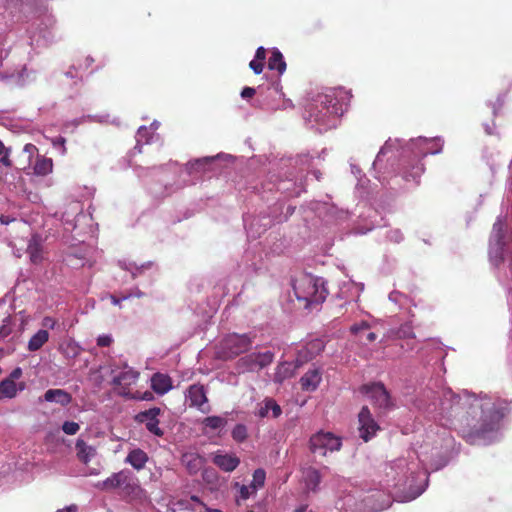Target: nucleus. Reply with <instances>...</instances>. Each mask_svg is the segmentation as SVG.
I'll return each mask as SVG.
<instances>
[{"label": "nucleus", "instance_id": "obj_1", "mask_svg": "<svg viewBox=\"0 0 512 512\" xmlns=\"http://www.w3.org/2000/svg\"><path fill=\"white\" fill-rule=\"evenodd\" d=\"M451 407L455 416L460 417V433L469 444H476L498 429L500 422L510 414L507 400L491 402L488 397L453 396Z\"/></svg>", "mask_w": 512, "mask_h": 512}, {"label": "nucleus", "instance_id": "obj_2", "mask_svg": "<svg viewBox=\"0 0 512 512\" xmlns=\"http://www.w3.org/2000/svg\"><path fill=\"white\" fill-rule=\"evenodd\" d=\"M342 91L319 95L314 108H310V117L319 124L334 126V120L343 115L347 109Z\"/></svg>", "mask_w": 512, "mask_h": 512}, {"label": "nucleus", "instance_id": "obj_3", "mask_svg": "<svg viewBox=\"0 0 512 512\" xmlns=\"http://www.w3.org/2000/svg\"><path fill=\"white\" fill-rule=\"evenodd\" d=\"M293 290L298 301L303 302L307 309H313L322 304L328 295L322 278L311 274H302L293 282Z\"/></svg>", "mask_w": 512, "mask_h": 512}, {"label": "nucleus", "instance_id": "obj_4", "mask_svg": "<svg viewBox=\"0 0 512 512\" xmlns=\"http://www.w3.org/2000/svg\"><path fill=\"white\" fill-rule=\"evenodd\" d=\"M253 343L249 334H229L220 342L217 355L222 360H230L247 352Z\"/></svg>", "mask_w": 512, "mask_h": 512}, {"label": "nucleus", "instance_id": "obj_5", "mask_svg": "<svg viewBox=\"0 0 512 512\" xmlns=\"http://www.w3.org/2000/svg\"><path fill=\"white\" fill-rule=\"evenodd\" d=\"M274 354L271 351L253 352L241 357L236 368L239 373L259 371L273 362Z\"/></svg>", "mask_w": 512, "mask_h": 512}, {"label": "nucleus", "instance_id": "obj_6", "mask_svg": "<svg viewBox=\"0 0 512 512\" xmlns=\"http://www.w3.org/2000/svg\"><path fill=\"white\" fill-rule=\"evenodd\" d=\"M310 450L314 454L325 456L328 451L334 452L341 448V439L330 432L320 431L311 436Z\"/></svg>", "mask_w": 512, "mask_h": 512}, {"label": "nucleus", "instance_id": "obj_7", "mask_svg": "<svg viewBox=\"0 0 512 512\" xmlns=\"http://www.w3.org/2000/svg\"><path fill=\"white\" fill-rule=\"evenodd\" d=\"M360 391L375 408L386 411L392 407L390 395L382 383L363 385Z\"/></svg>", "mask_w": 512, "mask_h": 512}, {"label": "nucleus", "instance_id": "obj_8", "mask_svg": "<svg viewBox=\"0 0 512 512\" xmlns=\"http://www.w3.org/2000/svg\"><path fill=\"white\" fill-rule=\"evenodd\" d=\"M359 423V436L365 442H368L371 438L376 435V432L380 430V426L373 418L370 409L367 406H363L358 414Z\"/></svg>", "mask_w": 512, "mask_h": 512}, {"label": "nucleus", "instance_id": "obj_9", "mask_svg": "<svg viewBox=\"0 0 512 512\" xmlns=\"http://www.w3.org/2000/svg\"><path fill=\"white\" fill-rule=\"evenodd\" d=\"M139 378V372L132 369L122 371L113 378L112 384L116 394L128 398L132 392L130 386L134 385Z\"/></svg>", "mask_w": 512, "mask_h": 512}, {"label": "nucleus", "instance_id": "obj_10", "mask_svg": "<svg viewBox=\"0 0 512 512\" xmlns=\"http://www.w3.org/2000/svg\"><path fill=\"white\" fill-rule=\"evenodd\" d=\"M161 409L158 407H153L148 410H144L139 412L135 416V420L138 423L145 424L146 429L157 437H162L164 435L163 429L159 427V415L161 414Z\"/></svg>", "mask_w": 512, "mask_h": 512}, {"label": "nucleus", "instance_id": "obj_11", "mask_svg": "<svg viewBox=\"0 0 512 512\" xmlns=\"http://www.w3.org/2000/svg\"><path fill=\"white\" fill-rule=\"evenodd\" d=\"M131 482H132V473L127 469H123L117 473H113L110 477H108L103 482L98 483L97 487L104 489V490H112V489H117V488L126 489L131 486Z\"/></svg>", "mask_w": 512, "mask_h": 512}, {"label": "nucleus", "instance_id": "obj_12", "mask_svg": "<svg viewBox=\"0 0 512 512\" xmlns=\"http://www.w3.org/2000/svg\"><path fill=\"white\" fill-rule=\"evenodd\" d=\"M186 398L189 401V406L196 407L203 413L209 411V406H207V396L206 391L203 385L201 384H193L191 385L186 394Z\"/></svg>", "mask_w": 512, "mask_h": 512}, {"label": "nucleus", "instance_id": "obj_13", "mask_svg": "<svg viewBox=\"0 0 512 512\" xmlns=\"http://www.w3.org/2000/svg\"><path fill=\"white\" fill-rule=\"evenodd\" d=\"M212 462L224 472L234 471L240 464V459L227 453L217 452L212 459Z\"/></svg>", "mask_w": 512, "mask_h": 512}, {"label": "nucleus", "instance_id": "obj_14", "mask_svg": "<svg viewBox=\"0 0 512 512\" xmlns=\"http://www.w3.org/2000/svg\"><path fill=\"white\" fill-rule=\"evenodd\" d=\"M45 402L57 403L63 407L68 406L73 398L72 395L64 389H48L42 399Z\"/></svg>", "mask_w": 512, "mask_h": 512}, {"label": "nucleus", "instance_id": "obj_15", "mask_svg": "<svg viewBox=\"0 0 512 512\" xmlns=\"http://www.w3.org/2000/svg\"><path fill=\"white\" fill-rule=\"evenodd\" d=\"M148 460L149 456L144 450L134 448L127 454L125 463L130 464L135 470L140 471L145 468Z\"/></svg>", "mask_w": 512, "mask_h": 512}, {"label": "nucleus", "instance_id": "obj_16", "mask_svg": "<svg viewBox=\"0 0 512 512\" xmlns=\"http://www.w3.org/2000/svg\"><path fill=\"white\" fill-rule=\"evenodd\" d=\"M322 380L319 369L308 370L301 378L300 385L304 391H315Z\"/></svg>", "mask_w": 512, "mask_h": 512}, {"label": "nucleus", "instance_id": "obj_17", "mask_svg": "<svg viewBox=\"0 0 512 512\" xmlns=\"http://www.w3.org/2000/svg\"><path fill=\"white\" fill-rule=\"evenodd\" d=\"M27 253L32 263L39 264L42 262L43 247L41 244V237L39 235H33L31 237L27 246Z\"/></svg>", "mask_w": 512, "mask_h": 512}, {"label": "nucleus", "instance_id": "obj_18", "mask_svg": "<svg viewBox=\"0 0 512 512\" xmlns=\"http://www.w3.org/2000/svg\"><path fill=\"white\" fill-rule=\"evenodd\" d=\"M151 388L157 394L163 395L172 388V380L166 374L155 373L151 378Z\"/></svg>", "mask_w": 512, "mask_h": 512}, {"label": "nucleus", "instance_id": "obj_19", "mask_svg": "<svg viewBox=\"0 0 512 512\" xmlns=\"http://www.w3.org/2000/svg\"><path fill=\"white\" fill-rule=\"evenodd\" d=\"M77 457L79 461L88 464L91 459L96 455V449L88 445L84 440L78 439L75 444Z\"/></svg>", "mask_w": 512, "mask_h": 512}, {"label": "nucleus", "instance_id": "obj_20", "mask_svg": "<svg viewBox=\"0 0 512 512\" xmlns=\"http://www.w3.org/2000/svg\"><path fill=\"white\" fill-rule=\"evenodd\" d=\"M25 388V383H20L19 387L12 380L4 379L0 382V400L2 399H11L17 395L18 390H23Z\"/></svg>", "mask_w": 512, "mask_h": 512}, {"label": "nucleus", "instance_id": "obj_21", "mask_svg": "<svg viewBox=\"0 0 512 512\" xmlns=\"http://www.w3.org/2000/svg\"><path fill=\"white\" fill-rule=\"evenodd\" d=\"M53 171V160L44 155H37L33 165V172L37 176H47Z\"/></svg>", "mask_w": 512, "mask_h": 512}, {"label": "nucleus", "instance_id": "obj_22", "mask_svg": "<svg viewBox=\"0 0 512 512\" xmlns=\"http://www.w3.org/2000/svg\"><path fill=\"white\" fill-rule=\"evenodd\" d=\"M268 68L270 70H276L280 75L286 70L284 57L277 48H273L271 51V56L268 60Z\"/></svg>", "mask_w": 512, "mask_h": 512}, {"label": "nucleus", "instance_id": "obj_23", "mask_svg": "<svg viewBox=\"0 0 512 512\" xmlns=\"http://www.w3.org/2000/svg\"><path fill=\"white\" fill-rule=\"evenodd\" d=\"M48 340V331L45 329H40L29 339L27 349L30 352L38 351Z\"/></svg>", "mask_w": 512, "mask_h": 512}, {"label": "nucleus", "instance_id": "obj_24", "mask_svg": "<svg viewBox=\"0 0 512 512\" xmlns=\"http://www.w3.org/2000/svg\"><path fill=\"white\" fill-rule=\"evenodd\" d=\"M370 498H376V502L371 505V509L373 511H382L389 508L392 504V500L388 494L382 491H378L375 494L369 496L367 500Z\"/></svg>", "mask_w": 512, "mask_h": 512}, {"label": "nucleus", "instance_id": "obj_25", "mask_svg": "<svg viewBox=\"0 0 512 512\" xmlns=\"http://www.w3.org/2000/svg\"><path fill=\"white\" fill-rule=\"evenodd\" d=\"M203 425L211 430L223 428L227 424V420L220 416H209L203 420Z\"/></svg>", "mask_w": 512, "mask_h": 512}, {"label": "nucleus", "instance_id": "obj_26", "mask_svg": "<svg viewBox=\"0 0 512 512\" xmlns=\"http://www.w3.org/2000/svg\"><path fill=\"white\" fill-rule=\"evenodd\" d=\"M266 473L263 469H256L253 473V479L251 482L252 492H257L258 489L262 488L265 484Z\"/></svg>", "mask_w": 512, "mask_h": 512}, {"label": "nucleus", "instance_id": "obj_27", "mask_svg": "<svg viewBox=\"0 0 512 512\" xmlns=\"http://www.w3.org/2000/svg\"><path fill=\"white\" fill-rule=\"evenodd\" d=\"M307 486L315 490L320 483V474L316 469H308L305 474Z\"/></svg>", "mask_w": 512, "mask_h": 512}, {"label": "nucleus", "instance_id": "obj_28", "mask_svg": "<svg viewBox=\"0 0 512 512\" xmlns=\"http://www.w3.org/2000/svg\"><path fill=\"white\" fill-rule=\"evenodd\" d=\"M395 336L398 339H414L415 334L410 324L406 323L401 325L396 331Z\"/></svg>", "mask_w": 512, "mask_h": 512}, {"label": "nucleus", "instance_id": "obj_29", "mask_svg": "<svg viewBox=\"0 0 512 512\" xmlns=\"http://www.w3.org/2000/svg\"><path fill=\"white\" fill-rule=\"evenodd\" d=\"M13 331V319L7 316L3 319L0 327V341L8 337Z\"/></svg>", "mask_w": 512, "mask_h": 512}, {"label": "nucleus", "instance_id": "obj_30", "mask_svg": "<svg viewBox=\"0 0 512 512\" xmlns=\"http://www.w3.org/2000/svg\"><path fill=\"white\" fill-rule=\"evenodd\" d=\"M232 438L236 442H243L246 440L248 433L247 428L243 424H237L232 430Z\"/></svg>", "mask_w": 512, "mask_h": 512}, {"label": "nucleus", "instance_id": "obj_31", "mask_svg": "<svg viewBox=\"0 0 512 512\" xmlns=\"http://www.w3.org/2000/svg\"><path fill=\"white\" fill-rule=\"evenodd\" d=\"M234 487L238 489L239 492V498L242 500H247L252 494L255 492H252L251 485H240L238 482L234 484Z\"/></svg>", "mask_w": 512, "mask_h": 512}, {"label": "nucleus", "instance_id": "obj_32", "mask_svg": "<svg viewBox=\"0 0 512 512\" xmlns=\"http://www.w3.org/2000/svg\"><path fill=\"white\" fill-rule=\"evenodd\" d=\"M80 430V425L74 421H65L62 424V431L67 435H75Z\"/></svg>", "mask_w": 512, "mask_h": 512}, {"label": "nucleus", "instance_id": "obj_33", "mask_svg": "<svg viewBox=\"0 0 512 512\" xmlns=\"http://www.w3.org/2000/svg\"><path fill=\"white\" fill-rule=\"evenodd\" d=\"M370 324L367 322V321H361L359 323H355L353 324L351 327H350V332L353 334V335H356L358 336L360 333H362L363 331H366L368 329H370Z\"/></svg>", "mask_w": 512, "mask_h": 512}, {"label": "nucleus", "instance_id": "obj_34", "mask_svg": "<svg viewBox=\"0 0 512 512\" xmlns=\"http://www.w3.org/2000/svg\"><path fill=\"white\" fill-rule=\"evenodd\" d=\"M288 375V368L285 364H281L277 367L275 375H274V381L281 383Z\"/></svg>", "mask_w": 512, "mask_h": 512}, {"label": "nucleus", "instance_id": "obj_35", "mask_svg": "<svg viewBox=\"0 0 512 512\" xmlns=\"http://www.w3.org/2000/svg\"><path fill=\"white\" fill-rule=\"evenodd\" d=\"M271 411L270 405L268 404V398L264 399L263 402L259 405L256 415L259 418H266L269 416V412Z\"/></svg>", "mask_w": 512, "mask_h": 512}, {"label": "nucleus", "instance_id": "obj_36", "mask_svg": "<svg viewBox=\"0 0 512 512\" xmlns=\"http://www.w3.org/2000/svg\"><path fill=\"white\" fill-rule=\"evenodd\" d=\"M268 404L270 405L272 417L278 418L282 413L281 407L277 404V402L273 398H268Z\"/></svg>", "mask_w": 512, "mask_h": 512}, {"label": "nucleus", "instance_id": "obj_37", "mask_svg": "<svg viewBox=\"0 0 512 512\" xmlns=\"http://www.w3.org/2000/svg\"><path fill=\"white\" fill-rule=\"evenodd\" d=\"M129 399H136V400H147L150 401L153 399V394L149 391H146L144 393L136 392L132 393L131 396L128 397Z\"/></svg>", "mask_w": 512, "mask_h": 512}, {"label": "nucleus", "instance_id": "obj_38", "mask_svg": "<svg viewBox=\"0 0 512 512\" xmlns=\"http://www.w3.org/2000/svg\"><path fill=\"white\" fill-rule=\"evenodd\" d=\"M51 142L55 148L61 149L62 154L66 153V147H65L66 139L64 137L59 136V137L53 138Z\"/></svg>", "mask_w": 512, "mask_h": 512}, {"label": "nucleus", "instance_id": "obj_39", "mask_svg": "<svg viewBox=\"0 0 512 512\" xmlns=\"http://www.w3.org/2000/svg\"><path fill=\"white\" fill-rule=\"evenodd\" d=\"M424 172V166L422 163H417L416 166L413 167L412 169V172L409 173V174H406V178H408V176H410L413 180L417 179L418 177H420V175Z\"/></svg>", "mask_w": 512, "mask_h": 512}, {"label": "nucleus", "instance_id": "obj_40", "mask_svg": "<svg viewBox=\"0 0 512 512\" xmlns=\"http://www.w3.org/2000/svg\"><path fill=\"white\" fill-rule=\"evenodd\" d=\"M249 67L254 71L255 74H260L264 69V62L253 59L250 61Z\"/></svg>", "mask_w": 512, "mask_h": 512}, {"label": "nucleus", "instance_id": "obj_41", "mask_svg": "<svg viewBox=\"0 0 512 512\" xmlns=\"http://www.w3.org/2000/svg\"><path fill=\"white\" fill-rule=\"evenodd\" d=\"M113 342V339L110 335H100L97 338V345L99 347H109Z\"/></svg>", "mask_w": 512, "mask_h": 512}, {"label": "nucleus", "instance_id": "obj_42", "mask_svg": "<svg viewBox=\"0 0 512 512\" xmlns=\"http://www.w3.org/2000/svg\"><path fill=\"white\" fill-rule=\"evenodd\" d=\"M0 156H1L0 163L2 165H4L5 167H10L12 165V162L10 160V151H9V149L5 148L4 152Z\"/></svg>", "mask_w": 512, "mask_h": 512}, {"label": "nucleus", "instance_id": "obj_43", "mask_svg": "<svg viewBox=\"0 0 512 512\" xmlns=\"http://www.w3.org/2000/svg\"><path fill=\"white\" fill-rule=\"evenodd\" d=\"M57 324V321L49 316H46L42 320V326L49 329H54Z\"/></svg>", "mask_w": 512, "mask_h": 512}, {"label": "nucleus", "instance_id": "obj_44", "mask_svg": "<svg viewBox=\"0 0 512 512\" xmlns=\"http://www.w3.org/2000/svg\"><path fill=\"white\" fill-rule=\"evenodd\" d=\"M256 94V90L252 87H245L241 91V97L246 98H252Z\"/></svg>", "mask_w": 512, "mask_h": 512}, {"label": "nucleus", "instance_id": "obj_45", "mask_svg": "<svg viewBox=\"0 0 512 512\" xmlns=\"http://www.w3.org/2000/svg\"><path fill=\"white\" fill-rule=\"evenodd\" d=\"M22 376V369L20 367L15 368L7 377L6 379L12 380V382H15L17 379H19Z\"/></svg>", "mask_w": 512, "mask_h": 512}, {"label": "nucleus", "instance_id": "obj_46", "mask_svg": "<svg viewBox=\"0 0 512 512\" xmlns=\"http://www.w3.org/2000/svg\"><path fill=\"white\" fill-rule=\"evenodd\" d=\"M254 59L264 62L266 59V49L264 47L257 48Z\"/></svg>", "mask_w": 512, "mask_h": 512}, {"label": "nucleus", "instance_id": "obj_47", "mask_svg": "<svg viewBox=\"0 0 512 512\" xmlns=\"http://www.w3.org/2000/svg\"><path fill=\"white\" fill-rule=\"evenodd\" d=\"M24 152L28 153L29 155H33L35 152L38 151L37 147L34 144L28 143L24 146Z\"/></svg>", "mask_w": 512, "mask_h": 512}, {"label": "nucleus", "instance_id": "obj_48", "mask_svg": "<svg viewBox=\"0 0 512 512\" xmlns=\"http://www.w3.org/2000/svg\"><path fill=\"white\" fill-rule=\"evenodd\" d=\"M94 62L93 58L87 56L83 59V64L82 63H78V67L81 68V67H85V68H89L92 63Z\"/></svg>", "mask_w": 512, "mask_h": 512}, {"label": "nucleus", "instance_id": "obj_49", "mask_svg": "<svg viewBox=\"0 0 512 512\" xmlns=\"http://www.w3.org/2000/svg\"><path fill=\"white\" fill-rule=\"evenodd\" d=\"M132 296H135L137 298H141V297L144 296V293L142 291H140V290H136L135 293H129L127 295H123V299H128V298H130Z\"/></svg>", "mask_w": 512, "mask_h": 512}, {"label": "nucleus", "instance_id": "obj_50", "mask_svg": "<svg viewBox=\"0 0 512 512\" xmlns=\"http://www.w3.org/2000/svg\"><path fill=\"white\" fill-rule=\"evenodd\" d=\"M110 300H111V303H112L113 305H117V306H119V305H120V303H121V301H122V300H124V299H123V296H122L121 298H119V297H117V296H115V295H111V296H110Z\"/></svg>", "mask_w": 512, "mask_h": 512}, {"label": "nucleus", "instance_id": "obj_51", "mask_svg": "<svg viewBox=\"0 0 512 512\" xmlns=\"http://www.w3.org/2000/svg\"><path fill=\"white\" fill-rule=\"evenodd\" d=\"M377 339V335L374 332H369L366 335L367 342L371 343L374 342Z\"/></svg>", "mask_w": 512, "mask_h": 512}, {"label": "nucleus", "instance_id": "obj_52", "mask_svg": "<svg viewBox=\"0 0 512 512\" xmlns=\"http://www.w3.org/2000/svg\"><path fill=\"white\" fill-rule=\"evenodd\" d=\"M294 512H313V511L308 510L307 506L303 505V506L299 507L298 509H296Z\"/></svg>", "mask_w": 512, "mask_h": 512}, {"label": "nucleus", "instance_id": "obj_53", "mask_svg": "<svg viewBox=\"0 0 512 512\" xmlns=\"http://www.w3.org/2000/svg\"><path fill=\"white\" fill-rule=\"evenodd\" d=\"M292 108L293 107V103L291 102V100H285L284 101V108Z\"/></svg>", "mask_w": 512, "mask_h": 512}, {"label": "nucleus", "instance_id": "obj_54", "mask_svg": "<svg viewBox=\"0 0 512 512\" xmlns=\"http://www.w3.org/2000/svg\"><path fill=\"white\" fill-rule=\"evenodd\" d=\"M206 512H222L220 509L206 508Z\"/></svg>", "mask_w": 512, "mask_h": 512}, {"label": "nucleus", "instance_id": "obj_55", "mask_svg": "<svg viewBox=\"0 0 512 512\" xmlns=\"http://www.w3.org/2000/svg\"><path fill=\"white\" fill-rule=\"evenodd\" d=\"M5 150V146L4 144L0 141V155H2V153L4 152Z\"/></svg>", "mask_w": 512, "mask_h": 512}, {"label": "nucleus", "instance_id": "obj_56", "mask_svg": "<svg viewBox=\"0 0 512 512\" xmlns=\"http://www.w3.org/2000/svg\"><path fill=\"white\" fill-rule=\"evenodd\" d=\"M310 345L313 347H318V346H320V342H314V343H311Z\"/></svg>", "mask_w": 512, "mask_h": 512}, {"label": "nucleus", "instance_id": "obj_57", "mask_svg": "<svg viewBox=\"0 0 512 512\" xmlns=\"http://www.w3.org/2000/svg\"><path fill=\"white\" fill-rule=\"evenodd\" d=\"M421 492H422L421 490H420V491H418V492H416V493L413 495V498H415V497H417L418 495H420V494H421Z\"/></svg>", "mask_w": 512, "mask_h": 512}, {"label": "nucleus", "instance_id": "obj_58", "mask_svg": "<svg viewBox=\"0 0 512 512\" xmlns=\"http://www.w3.org/2000/svg\"><path fill=\"white\" fill-rule=\"evenodd\" d=\"M491 171H492L493 174L496 173V169L494 167H491Z\"/></svg>", "mask_w": 512, "mask_h": 512}, {"label": "nucleus", "instance_id": "obj_59", "mask_svg": "<svg viewBox=\"0 0 512 512\" xmlns=\"http://www.w3.org/2000/svg\"><path fill=\"white\" fill-rule=\"evenodd\" d=\"M248 512H253V511H248Z\"/></svg>", "mask_w": 512, "mask_h": 512}]
</instances>
